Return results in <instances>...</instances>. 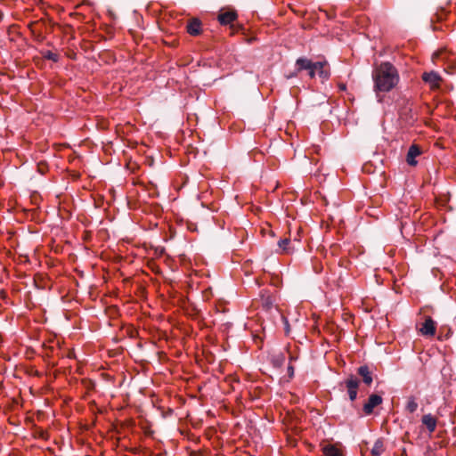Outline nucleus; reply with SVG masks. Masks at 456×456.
<instances>
[{
    "label": "nucleus",
    "mask_w": 456,
    "mask_h": 456,
    "mask_svg": "<svg viewBox=\"0 0 456 456\" xmlns=\"http://www.w3.org/2000/svg\"><path fill=\"white\" fill-rule=\"evenodd\" d=\"M374 91L387 93L394 89L399 82L397 69L390 62H381L372 70Z\"/></svg>",
    "instance_id": "1"
},
{
    "label": "nucleus",
    "mask_w": 456,
    "mask_h": 456,
    "mask_svg": "<svg viewBox=\"0 0 456 456\" xmlns=\"http://www.w3.org/2000/svg\"><path fill=\"white\" fill-rule=\"evenodd\" d=\"M326 65V62H312L306 58H298L296 61L297 71L287 77L289 78L295 77L297 72L305 69L308 70V74L312 78L315 77V70H319V77L322 79H327L330 76V72L325 69Z\"/></svg>",
    "instance_id": "2"
},
{
    "label": "nucleus",
    "mask_w": 456,
    "mask_h": 456,
    "mask_svg": "<svg viewBox=\"0 0 456 456\" xmlns=\"http://www.w3.org/2000/svg\"><path fill=\"white\" fill-rule=\"evenodd\" d=\"M422 80L428 85L431 90H436L440 87L443 81L441 76L436 71L424 72Z\"/></svg>",
    "instance_id": "3"
},
{
    "label": "nucleus",
    "mask_w": 456,
    "mask_h": 456,
    "mask_svg": "<svg viewBox=\"0 0 456 456\" xmlns=\"http://www.w3.org/2000/svg\"><path fill=\"white\" fill-rule=\"evenodd\" d=\"M359 380L354 376H350L346 381L345 385L347 389L348 396L351 401H354L357 396L359 387Z\"/></svg>",
    "instance_id": "4"
},
{
    "label": "nucleus",
    "mask_w": 456,
    "mask_h": 456,
    "mask_svg": "<svg viewBox=\"0 0 456 456\" xmlns=\"http://www.w3.org/2000/svg\"><path fill=\"white\" fill-rule=\"evenodd\" d=\"M383 399L380 395L373 394L368 398V401L363 405V411L365 414L370 415L372 413L375 407L382 403Z\"/></svg>",
    "instance_id": "5"
},
{
    "label": "nucleus",
    "mask_w": 456,
    "mask_h": 456,
    "mask_svg": "<svg viewBox=\"0 0 456 456\" xmlns=\"http://www.w3.org/2000/svg\"><path fill=\"white\" fill-rule=\"evenodd\" d=\"M421 154L420 148L416 145L412 144L407 152L406 156V161L410 166H416L418 161L416 160V158Z\"/></svg>",
    "instance_id": "6"
},
{
    "label": "nucleus",
    "mask_w": 456,
    "mask_h": 456,
    "mask_svg": "<svg viewBox=\"0 0 456 456\" xmlns=\"http://www.w3.org/2000/svg\"><path fill=\"white\" fill-rule=\"evenodd\" d=\"M436 330V322L431 317H427L424 323L422 324V327L420 328V332L424 336H434Z\"/></svg>",
    "instance_id": "7"
},
{
    "label": "nucleus",
    "mask_w": 456,
    "mask_h": 456,
    "mask_svg": "<svg viewBox=\"0 0 456 456\" xmlns=\"http://www.w3.org/2000/svg\"><path fill=\"white\" fill-rule=\"evenodd\" d=\"M421 422L428 428L429 433H433L436 428L437 419L430 413L423 415Z\"/></svg>",
    "instance_id": "8"
},
{
    "label": "nucleus",
    "mask_w": 456,
    "mask_h": 456,
    "mask_svg": "<svg viewBox=\"0 0 456 456\" xmlns=\"http://www.w3.org/2000/svg\"><path fill=\"white\" fill-rule=\"evenodd\" d=\"M237 19L235 12H225L218 15V20L223 25L232 24Z\"/></svg>",
    "instance_id": "9"
},
{
    "label": "nucleus",
    "mask_w": 456,
    "mask_h": 456,
    "mask_svg": "<svg viewBox=\"0 0 456 456\" xmlns=\"http://www.w3.org/2000/svg\"><path fill=\"white\" fill-rule=\"evenodd\" d=\"M358 374L362 376V380L366 385H370L372 383V373L368 366L363 365L359 367Z\"/></svg>",
    "instance_id": "10"
},
{
    "label": "nucleus",
    "mask_w": 456,
    "mask_h": 456,
    "mask_svg": "<svg viewBox=\"0 0 456 456\" xmlns=\"http://www.w3.org/2000/svg\"><path fill=\"white\" fill-rule=\"evenodd\" d=\"M324 456H343L341 450L335 444H326L322 447Z\"/></svg>",
    "instance_id": "11"
},
{
    "label": "nucleus",
    "mask_w": 456,
    "mask_h": 456,
    "mask_svg": "<svg viewBox=\"0 0 456 456\" xmlns=\"http://www.w3.org/2000/svg\"><path fill=\"white\" fill-rule=\"evenodd\" d=\"M200 21L197 19H193L187 25V32L191 36H198L200 33Z\"/></svg>",
    "instance_id": "12"
},
{
    "label": "nucleus",
    "mask_w": 456,
    "mask_h": 456,
    "mask_svg": "<svg viewBox=\"0 0 456 456\" xmlns=\"http://www.w3.org/2000/svg\"><path fill=\"white\" fill-rule=\"evenodd\" d=\"M385 451L384 443L381 439H378L371 449V454L373 456H380Z\"/></svg>",
    "instance_id": "13"
},
{
    "label": "nucleus",
    "mask_w": 456,
    "mask_h": 456,
    "mask_svg": "<svg viewBox=\"0 0 456 456\" xmlns=\"http://www.w3.org/2000/svg\"><path fill=\"white\" fill-rule=\"evenodd\" d=\"M405 409L408 412L413 413L418 409V403L414 396H410L407 400V403L405 405Z\"/></svg>",
    "instance_id": "14"
},
{
    "label": "nucleus",
    "mask_w": 456,
    "mask_h": 456,
    "mask_svg": "<svg viewBox=\"0 0 456 456\" xmlns=\"http://www.w3.org/2000/svg\"><path fill=\"white\" fill-rule=\"evenodd\" d=\"M290 243L289 239H281L278 242L279 248L281 249V252L282 253H289V248L288 247Z\"/></svg>",
    "instance_id": "15"
},
{
    "label": "nucleus",
    "mask_w": 456,
    "mask_h": 456,
    "mask_svg": "<svg viewBox=\"0 0 456 456\" xmlns=\"http://www.w3.org/2000/svg\"><path fill=\"white\" fill-rule=\"evenodd\" d=\"M285 362V356L282 354H277L273 358V363L274 366L281 367Z\"/></svg>",
    "instance_id": "16"
},
{
    "label": "nucleus",
    "mask_w": 456,
    "mask_h": 456,
    "mask_svg": "<svg viewBox=\"0 0 456 456\" xmlns=\"http://www.w3.org/2000/svg\"><path fill=\"white\" fill-rule=\"evenodd\" d=\"M44 57L47 60H51L53 61H58V54L55 53H53L51 51H46L45 53H44Z\"/></svg>",
    "instance_id": "17"
},
{
    "label": "nucleus",
    "mask_w": 456,
    "mask_h": 456,
    "mask_svg": "<svg viewBox=\"0 0 456 456\" xmlns=\"http://www.w3.org/2000/svg\"><path fill=\"white\" fill-rule=\"evenodd\" d=\"M288 370H289V375L292 376L293 375V367L289 366Z\"/></svg>",
    "instance_id": "18"
},
{
    "label": "nucleus",
    "mask_w": 456,
    "mask_h": 456,
    "mask_svg": "<svg viewBox=\"0 0 456 456\" xmlns=\"http://www.w3.org/2000/svg\"><path fill=\"white\" fill-rule=\"evenodd\" d=\"M316 74L319 76V70H315V75Z\"/></svg>",
    "instance_id": "19"
}]
</instances>
